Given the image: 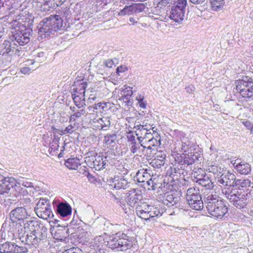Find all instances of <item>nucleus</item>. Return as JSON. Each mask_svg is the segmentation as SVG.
<instances>
[{
  "label": "nucleus",
  "instance_id": "obj_39",
  "mask_svg": "<svg viewBox=\"0 0 253 253\" xmlns=\"http://www.w3.org/2000/svg\"><path fill=\"white\" fill-rule=\"evenodd\" d=\"M13 5L9 0H0V15H4L11 7L13 8Z\"/></svg>",
  "mask_w": 253,
  "mask_h": 253
},
{
  "label": "nucleus",
  "instance_id": "obj_64",
  "mask_svg": "<svg viewBox=\"0 0 253 253\" xmlns=\"http://www.w3.org/2000/svg\"><path fill=\"white\" fill-rule=\"evenodd\" d=\"M243 125L250 131L253 127V123L249 121H246L242 122Z\"/></svg>",
  "mask_w": 253,
  "mask_h": 253
},
{
  "label": "nucleus",
  "instance_id": "obj_19",
  "mask_svg": "<svg viewBox=\"0 0 253 253\" xmlns=\"http://www.w3.org/2000/svg\"><path fill=\"white\" fill-rule=\"evenodd\" d=\"M149 140L145 141V144L147 145V151L150 152L157 151L159 146L161 143V137L156 130H154V133L150 135Z\"/></svg>",
  "mask_w": 253,
  "mask_h": 253
},
{
  "label": "nucleus",
  "instance_id": "obj_10",
  "mask_svg": "<svg viewBox=\"0 0 253 253\" xmlns=\"http://www.w3.org/2000/svg\"><path fill=\"white\" fill-rule=\"evenodd\" d=\"M176 149L177 151L182 152V154H177L176 156L185 155L186 158L188 157L189 159L194 158V164L199 160L201 156V152L197 151L196 148L198 147L194 143L190 140L189 139L185 141L176 143Z\"/></svg>",
  "mask_w": 253,
  "mask_h": 253
},
{
  "label": "nucleus",
  "instance_id": "obj_14",
  "mask_svg": "<svg viewBox=\"0 0 253 253\" xmlns=\"http://www.w3.org/2000/svg\"><path fill=\"white\" fill-rule=\"evenodd\" d=\"M35 211L39 217L47 220L53 215L48 200L41 198L37 203Z\"/></svg>",
  "mask_w": 253,
  "mask_h": 253
},
{
  "label": "nucleus",
  "instance_id": "obj_11",
  "mask_svg": "<svg viewBox=\"0 0 253 253\" xmlns=\"http://www.w3.org/2000/svg\"><path fill=\"white\" fill-rule=\"evenodd\" d=\"M171 7L169 18L178 23H181L185 18L187 0H173Z\"/></svg>",
  "mask_w": 253,
  "mask_h": 253
},
{
  "label": "nucleus",
  "instance_id": "obj_45",
  "mask_svg": "<svg viewBox=\"0 0 253 253\" xmlns=\"http://www.w3.org/2000/svg\"><path fill=\"white\" fill-rule=\"evenodd\" d=\"M173 135L177 139L176 143H178V141H184L189 139V138L186 136V135L184 132L177 129L174 130L173 131Z\"/></svg>",
  "mask_w": 253,
  "mask_h": 253
},
{
  "label": "nucleus",
  "instance_id": "obj_47",
  "mask_svg": "<svg viewBox=\"0 0 253 253\" xmlns=\"http://www.w3.org/2000/svg\"><path fill=\"white\" fill-rule=\"evenodd\" d=\"M139 126L137 125H135L133 127V129L135 130H134V132L136 133H142V135H145L146 137L148 138H150V135H152V133L151 131L149 132L146 129H143L141 128H139Z\"/></svg>",
  "mask_w": 253,
  "mask_h": 253
},
{
  "label": "nucleus",
  "instance_id": "obj_35",
  "mask_svg": "<svg viewBox=\"0 0 253 253\" xmlns=\"http://www.w3.org/2000/svg\"><path fill=\"white\" fill-rule=\"evenodd\" d=\"M206 173L202 169H198L191 173V179L194 182L199 183L206 176Z\"/></svg>",
  "mask_w": 253,
  "mask_h": 253
},
{
  "label": "nucleus",
  "instance_id": "obj_25",
  "mask_svg": "<svg viewBox=\"0 0 253 253\" xmlns=\"http://www.w3.org/2000/svg\"><path fill=\"white\" fill-rule=\"evenodd\" d=\"M10 41H4L2 45L1 52L2 55L10 54L11 52H13L14 49L16 48L17 45L14 41L10 37Z\"/></svg>",
  "mask_w": 253,
  "mask_h": 253
},
{
  "label": "nucleus",
  "instance_id": "obj_21",
  "mask_svg": "<svg viewBox=\"0 0 253 253\" xmlns=\"http://www.w3.org/2000/svg\"><path fill=\"white\" fill-rule=\"evenodd\" d=\"M148 189L149 190H156L159 188H166L164 186V179L158 175H151L150 178L147 181Z\"/></svg>",
  "mask_w": 253,
  "mask_h": 253
},
{
  "label": "nucleus",
  "instance_id": "obj_61",
  "mask_svg": "<svg viewBox=\"0 0 253 253\" xmlns=\"http://www.w3.org/2000/svg\"><path fill=\"white\" fill-rule=\"evenodd\" d=\"M114 104L111 102H102L103 111H107L110 110L113 106Z\"/></svg>",
  "mask_w": 253,
  "mask_h": 253
},
{
  "label": "nucleus",
  "instance_id": "obj_20",
  "mask_svg": "<svg viewBox=\"0 0 253 253\" xmlns=\"http://www.w3.org/2000/svg\"><path fill=\"white\" fill-rule=\"evenodd\" d=\"M107 184L112 189H125L128 187V182L124 177L115 176L107 179Z\"/></svg>",
  "mask_w": 253,
  "mask_h": 253
},
{
  "label": "nucleus",
  "instance_id": "obj_49",
  "mask_svg": "<svg viewBox=\"0 0 253 253\" xmlns=\"http://www.w3.org/2000/svg\"><path fill=\"white\" fill-rule=\"evenodd\" d=\"M139 126V128H142L143 129H146L148 131L150 132L151 130L153 131V133H154V130H157V128H155V126H153V125H150L145 122V121H143L141 124L138 125Z\"/></svg>",
  "mask_w": 253,
  "mask_h": 253
},
{
  "label": "nucleus",
  "instance_id": "obj_55",
  "mask_svg": "<svg viewBox=\"0 0 253 253\" xmlns=\"http://www.w3.org/2000/svg\"><path fill=\"white\" fill-rule=\"evenodd\" d=\"M63 253H83L82 250L77 247H72L65 250Z\"/></svg>",
  "mask_w": 253,
  "mask_h": 253
},
{
  "label": "nucleus",
  "instance_id": "obj_5",
  "mask_svg": "<svg viewBox=\"0 0 253 253\" xmlns=\"http://www.w3.org/2000/svg\"><path fill=\"white\" fill-rule=\"evenodd\" d=\"M63 24V19L59 15H51L43 18L37 26L38 40H42L54 34L61 29Z\"/></svg>",
  "mask_w": 253,
  "mask_h": 253
},
{
  "label": "nucleus",
  "instance_id": "obj_12",
  "mask_svg": "<svg viewBox=\"0 0 253 253\" xmlns=\"http://www.w3.org/2000/svg\"><path fill=\"white\" fill-rule=\"evenodd\" d=\"M146 8V5L143 3H135L128 6H125L124 8L119 12V15L124 16L125 15H135V17H130L129 21L132 25H135L138 23L139 17L137 14L143 11Z\"/></svg>",
  "mask_w": 253,
  "mask_h": 253
},
{
  "label": "nucleus",
  "instance_id": "obj_26",
  "mask_svg": "<svg viewBox=\"0 0 253 253\" xmlns=\"http://www.w3.org/2000/svg\"><path fill=\"white\" fill-rule=\"evenodd\" d=\"M234 169L241 174H248L251 171V167L250 165L245 162H241L240 163L235 162L233 164Z\"/></svg>",
  "mask_w": 253,
  "mask_h": 253
},
{
  "label": "nucleus",
  "instance_id": "obj_42",
  "mask_svg": "<svg viewBox=\"0 0 253 253\" xmlns=\"http://www.w3.org/2000/svg\"><path fill=\"white\" fill-rule=\"evenodd\" d=\"M148 211L149 212L147 215L148 217H146L145 219V220H147L150 219L151 218H154L155 217L162 215L159 209L154 206L150 207V209Z\"/></svg>",
  "mask_w": 253,
  "mask_h": 253
},
{
  "label": "nucleus",
  "instance_id": "obj_17",
  "mask_svg": "<svg viewBox=\"0 0 253 253\" xmlns=\"http://www.w3.org/2000/svg\"><path fill=\"white\" fill-rule=\"evenodd\" d=\"M170 190L165 195L163 203L169 207L174 206L177 207L179 206V202L181 200V192L180 191L173 190V187L166 188Z\"/></svg>",
  "mask_w": 253,
  "mask_h": 253
},
{
  "label": "nucleus",
  "instance_id": "obj_1",
  "mask_svg": "<svg viewBox=\"0 0 253 253\" xmlns=\"http://www.w3.org/2000/svg\"><path fill=\"white\" fill-rule=\"evenodd\" d=\"M25 232L20 238L24 244L14 243V253H26L29 248L39 246V244L45 240L47 235V228L37 218H31L24 224Z\"/></svg>",
  "mask_w": 253,
  "mask_h": 253
},
{
  "label": "nucleus",
  "instance_id": "obj_2",
  "mask_svg": "<svg viewBox=\"0 0 253 253\" xmlns=\"http://www.w3.org/2000/svg\"><path fill=\"white\" fill-rule=\"evenodd\" d=\"M185 155L176 156L175 161L177 166L170 167L167 170L166 175L164 178V186L166 188H169V187H173L178 182L182 183L184 181V184L187 182L185 179V175L188 172L192 170L191 166L194 164V158H187Z\"/></svg>",
  "mask_w": 253,
  "mask_h": 253
},
{
  "label": "nucleus",
  "instance_id": "obj_53",
  "mask_svg": "<svg viewBox=\"0 0 253 253\" xmlns=\"http://www.w3.org/2000/svg\"><path fill=\"white\" fill-rule=\"evenodd\" d=\"M59 13L61 15H62L63 17L67 18L70 13V9L67 6H62L61 7V10H60V12H59Z\"/></svg>",
  "mask_w": 253,
  "mask_h": 253
},
{
  "label": "nucleus",
  "instance_id": "obj_24",
  "mask_svg": "<svg viewBox=\"0 0 253 253\" xmlns=\"http://www.w3.org/2000/svg\"><path fill=\"white\" fill-rule=\"evenodd\" d=\"M139 193L140 191L136 189H132V190L129 191L127 193V197L126 198V202L131 206L137 203L142 198V195Z\"/></svg>",
  "mask_w": 253,
  "mask_h": 253
},
{
  "label": "nucleus",
  "instance_id": "obj_30",
  "mask_svg": "<svg viewBox=\"0 0 253 253\" xmlns=\"http://www.w3.org/2000/svg\"><path fill=\"white\" fill-rule=\"evenodd\" d=\"M201 197L200 190L198 188L191 187L187 190L186 199L187 203L194 199H199Z\"/></svg>",
  "mask_w": 253,
  "mask_h": 253
},
{
  "label": "nucleus",
  "instance_id": "obj_9",
  "mask_svg": "<svg viewBox=\"0 0 253 253\" xmlns=\"http://www.w3.org/2000/svg\"><path fill=\"white\" fill-rule=\"evenodd\" d=\"M235 89L246 101L253 100V80L242 76L235 81Z\"/></svg>",
  "mask_w": 253,
  "mask_h": 253
},
{
  "label": "nucleus",
  "instance_id": "obj_34",
  "mask_svg": "<svg viewBox=\"0 0 253 253\" xmlns=\"http://www.w3.org/2000/svg\"><path fill=\"white\" fill-rule=\"evenodd\" d=\"M52 5L51 0H41L38 2V7L40 10L43 12H47L50 10Z\"/></svg>",
  "mask_w": 253,
  "mask_h": 253
},
{
  "label": "nucleus",
  "instance_id": "obj_22",
  "mask_svg": "<svg viewBox=\"0 0 253 253\" xmlns=\"http://www.w3.org/2000/svg\"><path fill=\"white\" fill-rule=\"evenodd\" d=\"M155 157L153 159L150 165L155 169H160L165 163L166 159V153L162 151H159L155 154Z\"/></svg>",
  "mask_w": 253,
  "mask_h": 253
},
{
  "label": "nucleus",
  "instance_id": "obj_32",
  "mask_svg": "<svg viewBox=\"0 0 253 253\" xmlns=\"http://www.w3.org/2000/svg\"><path fill=\"white\" fill-rule=\"evenodd\" d=\"M60 137L56 135H53L52 141L49 143L48 152L50 155L54 156L59 148V142Z\"/></svg>",
  "mask_w": 253,
  "mask_h": 253
},
{
  "label": "nucleus",
  "instance_id": "obj_46",
  "mask_svg": "<svg viewBox=\"0 0 253 253\" xmlns=\"http://www.w3.org/2000/svg\"><path fill=\"white\" fill-rule=\"evenodd\" d=\"M212 9L218 10L222 7L225 3V0H210Z\"/></svg>",
  "mask_w": 253,
  "mask_h": 253
},
{
  "label": "nucleus",
  "instance_id": "obj_50",
  "mask_svg": "<svg viewBox=\"0 0 253 253\" xmlns=\"http://www.w3.org/2000/svg\"><path fill=\"white\" fill-rule=\"evenodd\" d=\"M102 69L112 68L115 66V62L112 59H108L103 61L102 64L101 65Z\"/></svg>",
  "mask_w": 253,
  "mask_h": 253
},
{
  "label": "nucleus",
  "instance_id": "obj_58",
  "mask_svg": "<svg viewBox=\"0 0 253 253\" xmlns=\"http://www.w3.org/2000/svg\"><path fill=\"white\" fill-rule=\"evenodd\" d=\"M173 2H174L173 0H160L158 3V6L161 8L162 7H165L169 4H171L172 5Z\"/></svg>",
  "mask_w": 253,
  "mask_h": 253
},
{
  "label": "nucleus",
  "instance_id": "obj_16",
  "mask_svg": "<svg viewBox=\"0 0 253 253\" xmlns=\"http://www.w3.org/2000/svg\"><path fill=\"white\" fill-rule=\"evenodd\" d=\"M52 205L55 213L60 217H68L71 216L72 207L66 201H61L55 199L52 202Z\"/></svg>",
  "mask_w": 253,
  "mask_h": 253
},
{
  "label": "nucleus",
  "instance_id": "obj_28",
  "mask_svg": "<svg viewBox=\"0 0 253 253\" xmlns=\"http://www.w3.org/2000/svg\"><path fill=\"white\" fill-rule=\"evenodd\" d=\"M96 156H94L95 158H92L93 160V168L97 170H100L105 168L106 162L108 161V157H104L103 156H97V154L95 153Z\"/></svg>",
  "mask_w": 253,
  "mask_h": 253
},
{
  "label": "nucleus",
  "instance_id": "obj_48",
  "mask_svg": "<svg viewBox=\"0 0 253 253\" xmlns=\"http://www.w3.org/2000/svg\"><path fill=\"white\" fill-rule=\"evenodd\" d=\"M87 109L90 111L97 113L98 112H101L103 111L102 102H99L95 103L92 106L88 107Z\"/></svg>",
  "mask_w": 253,
  "mask_h": 253
},
{
  "label": "nucleus",
  "instance_id": "obj_56",
  "mask_svg": "<svg viewBox=\"0 0 253 253\" xmlns=\"http://www.w3.org/2000/svg\"><path fill=\"white\" fill-rule=\"evenodd\" d=\"M119 100L123 101V103L125 104V105L127 106L128 107L131 106L133 103L132 101L130 98L123 97L122 95H121Z\"/></svg>",
  "mask_w": 253,
  "mask_h": 253
},
{
  "label": "nucleus",
  "instance_id": "obj_31",
  "mask_svg": "<svg viewBox=\"0 0 253 253\" xmlns=\"http://www.w3.org/2000/svg\"><path fill=\"white\" fill-rule=\"evenodd\" d=\"M151 206H152L146 204L138 205L136 208V215L141 218L145 220L146 217H148V211Z\"/></svg>",
  "mask_w": 253,
  "mask_h": 253
},
{
  "label": "nucleus",
  "instance_id": "obj_37",
  "mask_svg": "<svg viewBox=\"0 0 253 253\" xmlns=\"http://www.w3.org/2000/svg\"><path fill=\"white\" fill-rule=\"evenodd\" d=\"M190 207L196 211H201L204 208V204L202 200V197L199 199H194L188 203Z\"/></svg>",
  "mask_w": 253,
  "mask_h": 253
},
{
  "label": "nucleus",
  "instance_id": "obj_38",
  "mask_svg": "<svg viewBox=\"0 0 253 253\" xmlns=\"http://www.w3.org/2000/svg\"><path fill=\"white\" fill-rule=\"evenodd\" d=\"M14 253V243L6 242L0 245V253Z\"/></svg>",
  "mask_w": 253,
  "mask_h": 253
},
{
  "label": "nucleus",
  "instance_id": "obj_57",
  "mask_svg": "<svg viewBox=\"0 0 253 253\" xmlns=\"http://www.w3.org/2000/svg\"><path fill=\"white\" fill-rule=\"evenodd\" d=\"M94 242L96 243V244H98V247L99 248L100 246H102V244H105L106 241L103 236H99L94 238Z\"/></svg>",
  "mask_w": 253,
  "mask_h": 253
},
{
  "label": "nucleus",
  "instance_id": "obj_63",
  "mask_svg": "<svg viewBox=\"0 0 253 253\" xmlns=\"http://www.w3.org/2000/svg\"><path fill=\"white\" fill-rule=\"evenodd\" d=\"M74 126H73L72 125L68 126L64 129H63V134H66L73 133L74 131Z\"/></svg>",
  "mask_w": 253,
  "mask_h": 253
},
{
  "label": "nucleus",
  "instance_id": "obj_33",
  "mask_svg": "<svg viewBox=\"0 0 253 253\" xmlns=\"http://www.w3.org/2000/svg\"><path fill=\"white\" fill-rule=\"evenodd\" d=\"M64 164L69 169H77L78 167L81 166V162L79 159L74 157L67 159Z\"/></svg>",
  "mask_w": 253,
  "mask_h": 253
},
{
  "label": "nucleus",
  "instance_id": "obj_13",
  "mask_svg": "<svg viewBox=\"0 0 253 253\" xmlns=\"http://www.w3.org/2000/svg\"><path fill=\"white\" fill-rule=\"evenodd\" d=\"M3 171H0V200L9 196L10 190L16 186V180L12 177L5 176L2 174Z\"/></svg>",
  "mask_w": 253,
  "mask_h": 253
},
{
  "label": "nucleus",
  "instance_id": "obj_3",
  "mask_svg": "<svg viewBox=\"0 0 253 253\" xmlns=\"http://www.w3.org/2000/svg\"><path fill=\"white\" fill-rule=\"evenodd\" d=\"M13 30L10 37L17 45H24L30 41V37L33 32L32 22L28 20H24L19 18L12 20L10 23Z\"/></svg>",
  "mask_w": 253,
  "mask_h": 253
},
{
  "label": "nucleus",
  "instance_id": "obj_40",
  "mask_svg": "<svg viewBox=\"0 0 253 253\" xmlns=\"http://www.w3.org/2000/svg\"><path fill=\"white\" fill-rule=\"evenodd\" d=\"M129 151L131 154H136L137 156L141 155L143 153V149L141 148V145L137 142H135L131 144H128Z\"/></svg>",
  "mask_w": 253,
  "mask_h": 253
},
{
  "label": "nucleus",
  "instance_id": "obj_59",
  "mask_svg": "<svg viewBox=\"0 0 253 253\" xmlns=\"http://www.w3.org/2000/svg\"><path fill=\"white\" fill-rule=\"evenodd\" d=\"M137 100H138V103L139 106L143 109L146 108L147 105V102L146 101L144 100V97L141 96H139L137 97Z\"/></svg>",
  "mask_w": 253,
  "mask_h": 253
},
{
  "label": "nucleus",
  "instance_id": "obj_29",
  "mask_svg": "<svg viewBox=\"0 0 253 253\" xmlns=\"http://www.w3.org/2000/svg\"><path fill=\"white\" fill-rule=\"evenodd\" d=\"M208 170L210 172L213 173L216 181H217L218 177L222 176L226 169L219 165L214 163V164L208 167Z\"/></svg>",
  "mask_w": 253,
  "mask_h": 253
},
{
  "label": "nucleus",
  "instance_id": "obj_23",
  "mask_svg": "<svg viewBox=\"0 0 253 253\" xmlns=\"http://www.w3.org/2000/svg\"><path fill=\"white\" fill-rule=\"evenodd\" d=\"M235 182L234 188L239 189L242 191L246 192L247 191L251 192L250 187H253V186H252L253 185V182L249 179H237Z\"/></svg>",
  "mask_w": 253,
  "mask_h": 253
},
{
  "label": "nucleus",
  "instance_id": "obj_44",
  "mask_svg": "<svg viewBox=\"0 0 253 253\" xmlns=\"http://www.w3.org/2000/svg\"><path fill=\"white\" fill-rule=\"evenodd\" d=\"M117 135L115 133H109L104 136V141L107 145L113 146L117 139Z\"/></svg>",
  "mask_w": 253,
  "mask_h": 253
},
{
  "label": "nucleus",
  "instance_id": "obj_18",
  "mask_svg": "<svg viewBox=\"0 0 253 253\" xmlns=\"http://www.w3.org/2000/svg\"><path fill=\"white\" fill-rule=\"evenodd\" d=\"M30 215L24 207H17L12 210L10 213V218L13 222L24 221L28 218Z\"/></svg>",
  "mask_w": 253,
  "mask_h": 253
},
{
  "label": "nucleus",
  "instance_id": "obj_6",
  "mask_svg": "<svg viewBox=\"0 0 253 253\" xmlns=\"http://www.w3.org/2000/svg\"><path fill=\"white\" fill-rule=\"evenodd\" d=\"M230 189L224 190V197L237 209L246 208L252 200L251 193L247 191H242L235 188H231Z\"/></svg>",
  "mask_w": 253,
  "mask_h": 253
},
{
  "label": "nucleus",
  "instance_id": "obj_62",
  "mask_svg": "<svg viewBox=\"0 0 253 253\" xmlns=\"http://www.w3.org/2000/svg\"><path fill=\"white\" fill-rule=\"evenodd\" d=\"M126 139L128 144H131L136 142V140L134 134L126 135Z\"/></svg>",
  "mask_w": 253,
  "mask_h": 253
},
{
  "label": "nucleus",
  "instance_id": "obj_8",
  "mask_svg": "<svg viewBox=\"0 0 253 253\" xmlns=\"http://www.w3.org/2000/svg\"><path fill=\"white\" fill-rule=\"evenodd\" d=\"M106 245L115 252H125L132 247V239L124 233H117L107 242Z\"/></svg>",
  "mask_w": 253,
  "mask_h": 253
},
{
  "label": "nucleus",
  "instance_id": "obj_27",
  "mask_svg": "<svg viewBox=\"0 0 253 253\" xmlns=\"http://www.w3.org/2000/svg\"><path fill=\"white\" fill-rule=\"evenodd\" d=\"M55 231L52 235L54 239L58 241H64L65 239L69 236L68 233V229L65 226H57L55 229Z\"/></svg>",
  "mask_w": 253,
  "mask_h": 253
},
{
  "label": "nucleus",
  "instance_id": "obj_52",
  "mask_svg": "<svg viewBox=\"0 0 253 253\" xmlns=\"http://www.w3.org/2000/svg\"><path fill=\"white\" fill-rule=\"evenodd\" d=\"M133 94L132 88L130 87H126L121 91L120 94L123 97L131 98Z\"/></svg>",
  "mask_w": 253,
  "mask_h": 253
},
{
  "label": "nucleus",
  "instance_id": "obj_43",
  "mask_svg": "<svg viewBox=\"0 0 253 253\" xmlns=\"http://www.w3.org/2000/svg\"><path fill=\"white\" fill-rule=\"evenodd\" d=\"M98 122L99 124L98 127H101V129L104 130H107L111 125L110 120L107 117L99 118L98 120Z\"/></svg>",
  "mask_w": 253,
  "mask_h": 253
},
{
  "label": "nucleus",
  "instance_id": "obj_54",
  "mask_svg": "<svg viewBox=\"0 0 253 253\" xmlns=\"http://www.w3.org/2000/svg\"><path fill=\"white\" fill-rule=\"evenodd\" d=\"M92 93L90 94L87 99V102L88 103L92 104L94 101H95L97 99V93L96 91L91 90Z\"/></svg>",
  "mask_w": 253,
  "mask_h": 253
},
{
  "label": "nucleus",
  "instance_id": "obj_60",
  "mask_svg": "<svg viewBox=\"0 0 253 253\" xmlns=\"http://www.w3.org/2000/svg\"><path fill=\"white\" fill-rule=\"evenodd\" d=\"M79 171L80 173H82L83 174L87 176L88 177H89V176H91V174L88 171L87 168L85 166L81 167Z\"/></svg>",
  "mask_w": 253,
  "mask_h": 253
},
{
  "label": "nucleus",
  "instance_id": "obj_15",
  "mask_svg": "<svg viewBox=\"0 0 253 253\" xmlns=\"http://www.w3.org/2000/svg\"><path fill=\"white\" fill-rule=\"evenodd\" d=\"M236 180L235 175L229 170H226L221 177H218L216 182L220 187H223L221 189L222 193L224 195V190L234 188L235 182Z\"/></svg>",
  "mask_w": 253,
  "mask_h": 253
},
{
  "label": "nucleus",
  "instance_id": "obj_4",
  "mask_svg": "<svg viewBox=\"0 0 253 253\" xmlns=\"http://www.w3.org/2000/svg\"><path fill=\"white\" fill-rule=\"evenodd\" d=\"M204 199L208 212L212 217L220 220H226L228 218V207L215 192L205 196Z\"/></svg>",
  "mask_w": 253,
  "mask_h": 253
},
{
  "label": "nucleus",
  "instance_id": "obj_41",
  "mask_svg": "<svg viewBox=\"0 0 253 253\" xmlns=\"http://www.w3.org/2000/svg\"><path fill=\"white\" fill-rule=\"evenodd\" d=\"M199 184L208 190H211L214 187L213 183L207 175L205 176Z\"/></svg>",
  "mask_w": 253,
  "mask_h": 253
},
{
  "label": "nucleus",
  "instance_id": "obj_51",
  "mask_svg": "<svg viewBox=\"0 0 253 253\" xmlns=\"http://www.w3.org/2000/svg\"><path fill=\"white\" fill-rule=\"evenodd\" d=\"M18 183L19 185H22V186L27 187V188H31L33 187V184L29 181V180L25 178H22L20 179H19V182L16 181V184Z\"/></svg>",
  "mask_w": 253,
  "mask_h": 253
},
{
  "label": "nucleus",
  "instance_id": "obj_36",
  "mask_svg": "<svg viewBox=\"0 0 253 253\" xmlns=\"http://www.w3.org/2000/svg\"><path fill=\"white\" fill-rule=\"evenodd\" d=\"M151 170L148 169H142V171H138L136 174V178L137 181L139 182L144 183V182H146L148 179H149L151 176L150 173L149 172Z\"/></svg>",
  "mask_w": 253,
  "mask_h": 253
},
{
  "label": "nucleus",
  "instance_id": "obj_7",
  "mask_svg": "<svg viewBox=\"0 0 253 253\" xmlns=\"http://www.w3.org/2000/svg\"><path fill=\"white\" fill-rule=\"evenodd\" d=\"M88 80L77 77L71 88V94L74 102L77 107L80 108L85 106V89Z\"/></svg>",
  "mask_w": 253,
  "mask_h": 253
}]
</instances>
